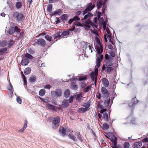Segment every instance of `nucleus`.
<instances>
[{
  "label": "nucleus",
  "mask_w": 148,
  "mask_h": 148,
  "mask_svg": "<svg viewBox=\"0 0 148 148\" xmlns=\"http://www.w3.org/2000/svg\"><path fill=\"white\" fill-rule=\"evenodd\" d=\"M60 118L59 116L54 117L52 121V127L53 129L55 130L57 129L60 125Z\"/></svg>",
  "instance_id": "nucleus-1"
},
{
  "label": "nucleus",
  "mask_w": 148,
  "mask_h": 148,
  "mask_svg": "<svg viewBox=\"0 0 148 148\" xmlns=\"http://www.w3.org/2000/svg\"><path fill=\"white\" fill-rule=\"evenodd\" d=\"M91 88V86H88L85 88L84 90V91L85 92H88L89 91V90Z\"/></svg>",
  "instance_id": "nucleus-55"
},
{
  "label": "nucleus",
  "mask_w": 148,
  "mask_h": 148,
  "mask_svg": "<svg viewBox=\"0 0 148 148\" xmlns=\"http://www.w3.org/2000/svg\"><path fill=\"white\" fill-rule=\"evenodd\" d=\"M88 43L87 42H83V46L82 47V50H83L84 53H86V49L88 47L89 50H90L91 52L92 53V47L90 45H88Z\"/></svg>",
  "instance_id": "nucleus-7"
},
{
  "label": "nucleus",
  "mask_w": 148,
  "mask_h": 148,
  "mask_svg": "<svg viewBox=\"0 0 148 148\" xmlns=\"http://www.w3.org/2000/svg\"><path fill=\"white\" fill-rule=\"evenodd\" d=\"M101 90L102 94L105 95L106 97H108L109 96V95L108 93V91L105 87H103L101 88Z\"/></svg>",
  "instance_id": "nucleus-15"
},
{
  "label": "nucleus",
  "mask_w": 148,
  "mask_h": 148,
  "mask_svg": "<svg viewBox=\"0 0 148 148\" xmlns=\"http://www.w3.org/2000/svg\"><path fill=\"white\" fill-rule=\"evenodd\" d=\"M96 76L95 73L94 72L91 73L90 75L91 79L92 81H94V84L95 85H96L97 83V78L95 77Z\"/></svg>",
  "instance_id": "nucleus-13"
},
{
  "label": "nucleus",
  "mask_w": 148,
  "mask_h": 148,
  "mask_svg": "<svg viewBox=\"0 0 148 148\" xmlns=\"http://www.w3.org/2000/svg\"><path fill=\"white\" fill-rule=\"evenodd\" d=\"M142 145V143L141 141L136 142L133 144L132 147L133 148H140Z\"/></svg>",
  "instance_id": "nucleus-16"
},
{
  "label": "nucleus",
  "mask_w": 148,
  "mask_h": 148,
  "mask_svg": "<svg viewBox=\"0 0 148 148\" xmlns=\"http://www.w3.org/2000/svg\"><path fill=\"white\" fill-rule=\"evenodd\" d=\"M31 69L30 68L27 67L24 71V73L25 75H28L30 73Z\"/></svg>",
  "instance_id": "nucleus-31"
},
{
  "label": "nucleus",
  "mask_w": 148,
  "mask_h": 148,
  "mask_svg": "<svg viewBox=\"0 0 148 148\" xmlns=\"http://www.w3.org/2000/svg\"><path fill=\"white\" fill-rule=\"evenodd\" d=\"M109 128V125L106 123H104L102 126V129L103 130H106Z\"/></svg>",
  "instance_id": "nucleus-41"
},
{
  "label": "nucleus",
  "mask_w": 148,
  "mask_h": 148,
  "mask_svg": "<svg viewBox=\"0 0 148 148\" xmlns=\"http://www.w3.org/2000/svg\"><path fill=\"white\" fill-rule=\"evenodd\" d=\"M60 133L63 136H64L66 134V130L64 127H62L61 129L60 128L59 130Z\"/></svg>",
  "instance_id": "nucleus-17"
},
{
  "label": "nucleus",
  "mask_w": 148,
  "mask_h": 148,
  "mask_svg": "<svg viewBox=\"0 0 148 148\" xmlns=\"http://www.w3.org/2000/svg\"><path fill=\"white\" fill-rule=\"evenodd\" d=\"M117 138L115 136H114L111 139V141L112 143L117 142Z\"/></svg>",
  "instance_id": "nucleus-53"
},
{
  "label": "nucleus",
  "mask_w": 148,
  "mask_h": 148,
  "mask_svg": "<svg viewBox=\"0 0 148 148\" xmlns=\"http://www.w3.org/2000/svg\"><path fill=\"white\" fill-rule=\"evenodd\" d=\"M90 106V104L89 103H86L84 104L83 106L86 108H89Z\"/></svg>",
  "instance_id": "nucleus-56"
},
{
  "label": "nucleus",
  "mask_w": 148,
  "mask_h": 148,
  "mask_svg": "<svg viewBox=\"0 0 148 148\" xmlns=\"http://www.w3.org/2000/svg\"><path fill=\"white\" fill-rule=\"evenodd\" d=\"M101 110L100 111V112L101 114H103V113L106 112H105L106 111V108H102L100 109Z\"/></svg>",
  "instance_id": "nucleus-63"
},
{
  "label": "nucleus",
  "mask_w": 148,
  "mask_h": 148,
  "mask_svg": "<svg viewBox=\"0 0 148 148\" xmlns=\"http://www.w3.org/2000/svg\"><path fill=\"white\" fill-rule=\"evenodd\" d=\"M97 107L99 108L100 109L102 108L103 107V106L100 104L99 101L97 102Z\"/></svg>",
  "instance_id": "nucleus-62"
},
{
  "label": "nucleus",
  "mask_w": 148,
  "mask_h": 148,
  "mask_svg": "<svg viewBox=\"0 0 148 148\" xmlns=\"http://www.w3.org/2000/svg\"><path fill=\"white\" fill-rule=\"evenodd\" d=\"M21 29L20 30V32L18 33H17V34L19 35V36H18V38L19 39H21L22 38L24 34V33L22 32H20Z\"/></svg>",
  "instance_id": "nucleus-50"
},
{
  "label": "nucleus",
  "mask_w": 148,
  "mask_h": 148,
  "mask_svg": "<svg viewBox=\"0 0 148 148\" xmlns=\"http://www.w3.org/2000/svg\"><path fill=\"white\" fill-rule=\"evenodd\" d=\"M69 17L68 15L66 14H64L60 16V19L63 22H64V21H66Z\"/></svg>",
  "instance_id": "nucleus-19"
},
{
  "label": "nucleus",
  "mask_w": 148,
  "mask_h": 148,
  "mask_svg": "<svg viewBox=\"0 0 148 148\" xmlns=\"http://www.w3.org/2000/svg\"><path fill=\"white\" fill-rule=\"evenodd\" d=\"M130 143L128 142H125L123 144L124 148H129Z\"/></svg>",
  "instance_id": "nucleus-49"
},
{
  "label": "nucleus",
  "mask_w": 148,
  "mask_h": 148,
  "mask_svg": "<svg viewBox=\"0 0 148 148\" xmlns=\"http://www.w3.org/2000/svg\"><path fill=\"white\" fill-rule=\"evenodd\" d=\"M110 98L104 101L103 105L105 107H107L108 106L110 103Z\"/></svg>",
  "instance_id": "nucleus-37"
},
{
  "label": "nucleus",
  "mask_w": 148,
  "mask_h": 148,
  "mask_svg": "<svg viewBox=\"0 0 148 148\" xmlns=\"http://www.w3.org/2000/svg\"><path fill=\"white\" fill-rule=\"evenodd\" d=\"M51 87V86L49 84H46L45 85L44 88L46 89H49Z\"/></svg>",
  "instance_id": "nucleus-64"
},
{
  "label": "nucleus",
  "mask_w": 148,
  "mask_h": 148,
  "mask_svg": "<svg viewBox=\"0 0 148 148\" xmlns=\"http://www.w3.org/2000/svg\"><path fill=\"white\" fill-rule=\"evenodd\" d=\"M101 14V12H100L99 11L98 12V14H97V17H95L93 20V21L95 23L97 24V22L98 20H99V18L100 16V15Z\"/></svg>",
  "instance_id": "nucleus-28"
},
{
  "label": "nucleus",
  "mask_w": 148,
  "mask_h": 148,
  "mask_svg": "<svg viewBox=\"0 0 148 148\" xmlns=\"http://www.w3.org/2000/svg\"><path fill=\"white\" fill-rule=\"evenodd\" d=\"M74 21H79V20L80 18L77 16L75 15V16L73 18Z\"/></svg>",
  "instance_id": "nucleus-59"
},
{
  "label": "nucleus",
  "mask_w": 148,
  "mask_h": 148,
  "mask_svg": "<svg viewBox=\"0 0 148 148\" xmlns=\"http://www.w3.org/2000/svg\"><path fill=\"white\" fill-rule=\"evenodd\" d=\"M103 56L102 54L100 55L99 57H97L96 59L97 62H101L103 58Z\"/></svg>",
  "instance_id": "nucleus-39"
},
{
  "label": "nucleus",
  "mask_w": 148,
  "mask_h": 148,
  "mask_svg": "<svg viewBox=\"0 0 148 148\" xmlns=\"http://www.w3.org/2000/svg\"><path fill=\"white\" fill-rule=\"evenodd\" d=\"M74 98V96H73L71 95L69 99V102L70 103H72L73 101Z\"/></svg>",
  "instance_id": "nucleus-58"
},
{
  "label": "nucleus",
  "mask_w": 148,
  "mask_h": 148,
  "mask_svg": "<svg viewBox=\"0 0 148 148\" xmlns=\"http://www.w3.org/2000/svg\"><path fill=\"white\" fill-rule=\"evenodd\" d=\"M86 14H84V16L83 18H82L81 19V21H83L84 20L88 18H90V17L93 16V15L92 14L88 12H87Z\"/></svg>",
  "instance_id": "nucleus-14"
},
{
  "label": "nucleus",
  "mask_w": 148,
  "mask_h": 148,
  "mask_svg": "<svg viewBox=\"0 0 148 148\" xmlns=\"http://www.w3.org/2000/svg\"><path fill=\"white\" fill-rule=\"evenodd\" d=\"M69 34V31L68 30L66 31H64L61 34V35L62 36H65Z\"/></svg>",
  "instance_id": "nucleus-42"
},
{
  "label": "nucleus",
  "mask_w": 148,
  "mask_h": 148,
  "mask_svg": "<svg viewBox=\"0 0 148 148\" xmlns=\"http://www.w3.org/2000/svg\"><path fill=\"white\" fill-rule=\"evenodd\" d=\"M127 119L130 120V123H132V124H134L135 121V119L134 118L132 115H130L128 117Z\"/></svg>",
  "instance_id": "nucleus-20"
},
{
  "label": "nucleus",
  "mask_w": 148,
  "mask_h": 148,
  "mask_svg": "<svg viewBox=\"0 0 148 148\" xmlns=\"http://www.w3.org/2000/svg\"><path fill=\"white\" fill-rule=\"evenodd\" d=\"M62 91L61 89L56 88L55 91H52L51 92V95L52 97L54 99H56L61 96Z\"/></svg>",
  "instance_id": "nucleus-2"
},
{
  "label": "nucleus",
  "mask_w": 148,
  "mask_h": 148,
  "mask_svg": "<svg viewBox=\"0 0 148 148\" xmlns=\"http://www.w3.org/2000/svg\"><path fill=\"white\" fill-rule=\"evenodd\" d=\"M61 35L60 34V33H57L56 34H54L53 35L54 38L56 39L58 37H59L61 36Z\"/></svg>",
  "instance_id": "nucleus-54"
},
{
  "label": "nucleus",
  "mask_w": 148,
  "mask_h": 148,
  "mask_svg": "<svg viewBox=\"0 0 148 148\" xmlns=\"http://www.w3.org/2000/svg\"><path fill=\"white\" fill-rule=\"evenodd\" d=\"M109 53L111 57H114L115 56V54L113 51H110L109 52Z\"/></svg>",
  "instance_id": "nucleus-57"
},
{
  "label": "nucleus",
  "mask_w": 148,
  "mask_h": 148,
  "mask_svg": "<svg viewBox=\"0 0 148 148\" xmlns=\"http://www.w3.org/2000/svg\"><path fill=\"white\" fill-rule=\"evenodd\" d=\"M97 9L100 8L102 6L103 8L102 10V12L103 14H104L105 10H106V5L103 2V0H98L97 2Z\"/></svg>",
  "instance_id": "nucleus-3"
},
{
  "label": "nucleus",
  "mask_w": 148,
  "mask_h": 148,
  "mask_svg": "<svg viewBox=\"0 0 148 148\" xmlns=\"http://www.w3.org/2000/svg\"><path fill=\"white\" fill-rule=\"evenodd\" d=\"M112 60H106L105 62L107 66H111L113 65V64L111 61Z\"/></svg>",
  "instance_id": "nucleus-33"
},
{
  "label": "nucleus",
  "mask_w": 148,
  "mask_h": 148,
  "mask_svg": "<svg viewBox=\"0 0 148 148\" xmlns=\"http://www.w3.org/2000/svg\"><path fill=\"white\" fill-rule=\"evenodd\" d=\"M132 101V103H128L129 106L132 108V110L133 109H134L135 105L137 104L139 102V101L137 99L136 97L133 98Z\"/></svg>",
  "instance_id": "nucleus-8"
},
{
  "label": "nucleus",
  "mask_w": 148,
  "mask_h": 148,
  "mask_svg": "<svg viewBox=\"0 0 148 148\" xmlns=\"http://www.w3.org/2000/svg\"><path fill=\"white\" fill-rule=\"evenodd\" d=\"M95 40H96V42H97V43L98 44L97 45H101V44L100 42V39L97 37H95Z\"/></svg>",
  "instance_id": "nucleus-52"
},
{
  "label": "nucleus",
  "mask_w": 148,
  "mask_h": 148,
  "mask_svg": "<svg viewBox=\"0 0 148 148\" xmlns=\"http://www.w3.org/2000/svg\"><path fill=\"white\" fill-rule=\"evenodd\" d=\"M52 5L51 4H49L47 5V11L48 12H51L52 10Z\"/></svg>",
  "instance_id": "nucleus-32"
},
{
  "label": "nucleus",
  "mask_w": 148,
  "mask_h": 148,
  "mask_svg": "<svg viewBox=\"0 0 148 148\" xmlns=\"http://www.w3.org/2000/svg\"><path fill=\"white\" fill-rule=\"evenodd\" d=\"M36 43L41 47H44L46 45V42L43 38H39L37 40Z\"/></svg>",
  "instance_id": "nucleus-10"
},
{
  "label": "nucleus",
  "mask_w": 148,
  "mask_h": 148,
  "mask_svg": "<svg viewBox=\"0 0 148 148\" xmlns=\"http://www.w3.org/2000/svg\"><path fill=\"white\" fill-rule=\"evenodd\" d=\"M105 59L106 60H112L113 58H111L110 57L108 54H106L105 56Z\"/></svg>",
  "instance_id": "nucleus-51"
},
{
  "label": "nucleus",
  "mask_w": 148,
  "mask_h": 148,
  "mask_svg": "<svg viewBox=\"0 0 148 148\" xmlns=\"http://www.w3.org/2000/svg\"><path fill=\"white\" fill-rule=\"evenodd\" d=\"M13 16L17 22L20 23L21 22L22 19L24 18L22 13H19L17 12H14L13 13Z\"/></svg>",
  "instance_id": "nucleus-4"
},
{
  "label": "nucleus",
  "mask_w": 148,
  "mask_h": 148,
  "mask_svg": "<svg viewBox=\"0 0 148 148\" xmlns=\"http://www.w3.org/2000/svg\"><path fill=\"white\" fill-rule=\"evenodd\" d=\"M71 88L74 90H76L77 88V84L75 82H72L71 85Z\"/></svg>",
  "instance_id": "nucleus-21"
},
{
  "label": "nucleus",
  "mask_w": 148,
  "mask_h": 148,
  "mask_svg": "<svg viewBox=\"0 0 148 148\" xmlns=\"http://www.w3.org/2000/svg\"><path fill=\"white\" fill-rule=\"evenodd\" d=\"M62 13V10H61V9H59L56 10L54 12H51V14L50 15L51 16H55L56 15H60Z\"/></svg>",
  "instance_id": "nucleus-11"
},
{
  "label": "nucleus",
  "mask_w": 148,
  "mask_h": 148,
  "mask_svg": "<svg viewBox=\"0 0 148 148\" xmlns=\"http://www.w3.org/2000/svg\"><path fill=\"white\" fill-rule=\"evenodd\" d=\"M20 30V29L16 26H15L14 27H11L9 29L8 33L12 35L14 32L19 33Z\"/></svg>",
  "instance_id": "nucleus-6"
},
{
  "label": "nucleus",
  "mask_w": 148,
  "mask_h": 148,
  "mask_svg": "<svg viewBox=\"0 0 148 148\" xmlns=\"http://www.w3.org/2000/svg\"><path fill=\"white\" fill-rule=\"evenodd\" d=\"M45 39L48 41L49 42H50L52 40V37L48 35H46L45 36Z\"/></svg>",
  "instance_id": "nucleus-44"
},
{
  "label": "nucleus",
  "mask_w": 148,
  "mask_h": 148,
  "mask_svg": "<svg viewBox=\"0 0 148 148\" xmlns=\"http://www.w3.org/2000/svg\"><path fill=\"white\" fill-rule=\"evenodd\" d=\"M95 49L98 54H100L102 53L103 49L102 45H97Z\"/></svg>",
  "instance_id": "nucleus-12"
},
{
  "label": "nucleus",
  "mask_w": 148,
  "mask_h": 148,
  "mask_svg": "<svg viewBox=\"0 0 148 148\" xmlns=\"http://www.w3.org/2000/svg\"><path fill=\"white\" fill-rule=\"evenodd\" d=\"M47 108L49 110H52L53 111H56L58 109H59V108L57 106H55L49 103H47Z\"/></svg>",
  "instance_id": "nucleus-9"
},
{
  "label": "nucleus",
  "mask_w": 148,
  "mask_h": 148,
  "mask_svg": "<svg viewBox=\"0 0 148 148\" xmlns=\"http://www.w3.org/2000/svg\"><path fill=\"white\" fill-rule=\"evenodd\" d=\"M95 5L92 4L91 3H89L84 10L83 11L82 13V15L84 16L85 14H86L87 12H89L92 10L95 7Z\"/></svg>",
  "instance_id": "nucleus-5"
},
{
  "label": "nucleus",
  "mask_w": 148,
  "mask_h": 148,
  "mask_svg": "<svg viewBox=\"0 0 148 148\" xmlns=\"http://www.w3.org/2000/svg\"><path fill=\"white\" fill-rule=\"evenodd\" d=\"M14 42L13 40H10L8 41V47H10L13 45Z\"/></svg>",
  "instance_id": "nucleus-48"
},
{
  "label": "nucleus",
  "mask_w": 148,
  "mask_h": 148,
  "mask_svg": "<svg viewBox=\"0 0 148 148\" xmlns=\"http://www.w3.org/2000/svg\"><path fill=\"white\" fill-rule=\"evenodd\" d=\"M69 137L71 139L73 140L74 142H76L77 139L74 135L71 134H69L68 135Z\"/></svg>",
  "instance_id": "nucleus-25"
},
{
  "label": "nucleus",
  "mask_w": 148,
  "mask_h": 148,
  "mask_svg": "<svg viewBox=\"0 0 148 148\" xmlns=\"http://www.w3.org/2000/svg\"><path fill=\"white\" fill-rule=\"evenodd\" d=\"M16 101L19 104H21L22 103V101L21 99L19 97H17L16 98Z\"/></svg>",
  "instance_id": "nucleus-60"
},
{
  "label": "nucleus",
  "mask_w": 148,
  "mask_h": 148,
  "mask_svg": "<svg viewBox=\"0 0 148 148\" xmlns=\"http://www.w3.org/2000/svg\"><path fill=\"white\" fill-rule=\"evenodd\" d=\"M77 79L79 81H84L86 80L87 78L86 77L80 75L78 77Z\"/></svg>",
  "instance_id": "nucleus-43"
},
{
  "label": "nucleus",
  "mask_w": 148,
  "mask_h": 148,
  "mask_svg": "<svg viewBox=\"0 0 148 148\" xmlns=\"http://www.w3.org/2000/svg\"><path fill=\"white\" fill-rule=\"evenodd\" d=\"M25 56V58L29 60H31L33 58V56L28 53H26Z\"/></svg>",
  "instance_id": "nucleus-36"
},
{
  "label": "nucleus",
  "mask_w": 148,
  "mask_h": 148,
  "mask_svg": "<svg viewBox=\"0 0 148 148\" xmlns=\"http://www.w3.org/2000/svg\"><path fill=\"white\" fill-rule=\"evenodd\" d=\"M29 62V61L25 58L22 59L21 61V64L23 66H26L27 65Z\"/></svg>",
  "instance_id": "nucleus-18"
},
{
  "label": "nucleus",
  "mask_w": 148,
  "mask_h": 148,
  "mask_svg": "<svg viewBox=\"0 0 148 148\" xmlns=\"http://www.w3.org/2000/svg\"><path fill=\"white\" fill-rule=\"evenodd\" d=\"M103 85L105 87H107L109 85V82L108 79L105 78H104L102 80Z\"/></svg>",
  "instance_id": "nucleus-22"
},
{
  "label": "nucleus",
  "mask_w": 148,
  "mask_h": 148,
  "mask_svg": "<svg viewBox=\"0 0 148 148\" xmlns=\"http://www.w3.org/2000/svg\"><path fill=\"white\" fill-rule=\"evenodd\" d=\"M88 110V109L84 108H79L78 110L79 112H82L83 113H84L85 112L87 111Z\"/></svg>",
  "instance_id": "nucleus-45"
},
{
  "label": "nucleus",
  "mask_w": 148,
  "mask_h": 148,
  "mask_svg": "<svg viewBox=\"0 0 148 148\" xmlns=\"http://www.w3.org/2000/svg\"><path fill=\"white\" fill-rule=\"evenodd\" d=\"M76 133L77 134V138H78L79 140L82 142V140L80 132H76Z\"/></svg>",
  "instance_id": "nucleus-47"
},
{
  "label": "nucleus",
  "mask_w": 148,
  "mask_h": 148,
  "mask_svg": "<svg viewBox=\"0 0 148 148\" xmlns=\"http://www.w3.org/2000/svg\"><path fill=\"white\" fill-rule=\"evenodd\" d=\"M15 6L17 9L21 8L22 6V4L21 2H17L16 3Z\"/></svg>",
  "instance_id": "nucleus-38"
},
{
  "label": "nucleus",
  "mask_w": 148,
  "mask_h": 148,
  "mask_svg": "<svg viewBox=\"0 0 148 148\" xmlns=\"http://www.w3.org/2000/svg\"><path fill=\"white\" fill-rule=\"evenodd\" d=\"M29 81L31 82H35L36 80V77L34 75L30 77L29 78Z\"/></svg>",
  "instance_id": "nucleus-34"
},
{
  "label": "nucleus",
  "mask_w": 148,
  "mask_h": 148,
  "mask_svg": "<svg viewBox=\"0 0 148 148\" xmlns=\"http://www.w3.org/2000/svg\"><path fill=\"white\" fill-rule=\"evenodd\" d=\"M7 89L10 91H14L13 86L10 81H9V85L7 87Z\"/></svg>",
  "instance_id": "nucleus-40"
},
{
  "label": "nucleus",
  "mask_w": 148,
  "mask_h": 148,
  "mask_svg": "<svg viewBox=\"0 0 148 148\" xmlns=\"http://www.w3.org/2000/svg\"><path fill=\"white\" fill-rule=\"evenodd\" d=\"M113 70V68L111 66H107L106 69L105 70L106 73H110Z\"/></svg>",
  "instance_id": "nucleus-35"
},
{
  "label": "nucleus",
  "mask_w": 148,
  "mask_h": 148,
  "mask_svg": "<svg viewBox=\"0 0 148 148\" xmlns=\"http://www.w3.org/2000/svg\"><path fill=\"white\" fill-rule=\"evenodd\" d=\"M45 93V89H40L39 92V95L41 96H43Z\"/></svg>",
  "instance_id": "nucleus-29"
},
{
  "label": "nucleus",
  "mask_w": 148,
  "mask_h": 148,
  "mask_svg": "<svg viewBox=\"0 0 148 148\" xmlns=\"http://www.w3.org/2000/svg\"><path fill=\"white\" fill-rule=\"evenodd\" d=\"M70 95V91L69 89H67L65 90L64 96L66 98H67L69 97Z\"/></svg>",
  "instance_id": "nucleus-24"
},
{
  "label": "nucleus",
  "mask_w": 148,
  "mask_h": 148,
  "mask_svg": "<svg viewBox=\"0 0 148 148\" xmlns=\"http://www.w3.org/2000/svg\"><path fill=\"white\" fill-rule=\"evenodd\" d=\"M62 105L65 108H66L69 105L68 100L67 99H64L62 102Z\"/></svg>",
  "instance_id": "nucleus-23"
},
{
  "label": "nucleus",
  "mask_w": 148,
  "mask_h": 148,
  "mask_svg": "<svg viewBox=\"0 0 148 148\" xmlns=\"http://www.w3.org/2000/svg\"><path fill=\"white\" fill-rule=\"evenodd\" d=\"M8 45V42L5 40H3L0 42V46L1 47H4Z\"/></svg>",
  "instance_id": "nucleus-26"
},
{
  "label": "nucleus",
  "mask_w": 148,
  "mask_h": 148,
  "mask_svg": "<svg viewBox=\"0 0 148 148\" xmlns=\"http://www.w3.org/2000/svg\"><path fill=\"white\" fill-rule=\"evenodd\" d=\"M107 21H104L103 22H102V25H103V27L104 28H106V25L107 24Z\"/></svg>",
  "instance_id": "nucleus-61"
},
{
  "label": "nucleus",
  "mask_w": 148,
  "mask_h": 148,
  "mask_svg": "<svg viewBox=\"0 0 148 148\" xmlns=\"http://www.w3.org/2000/svg\"><path fill=\"white\" fill-rule=\"evenodd\" d=\"M7 48L5 47L0 49V55H3L4 53H7Z\"/></svg>",
  "instance_id": "nucleus-27"
},
{
  "label": "nucleus",
  "mask_w": 148,
  "mask_h": 148,
  "mask_svg": "<svg viewBox=\"0 0 148 148\" xmlns=\"http://www.w3.org/2000/svg\"><path fill=\"white\" fill-rule=\"evenodd\" d=\"M103 118L104 120L105 121H108V114L106 112L103 114Z\"/></svg>",
  "instance_id": "nucleus-30"
},
{
  "label": "nucleus",
  "mask_w": 148,
  "mask_h": 148,
  "mask_svg": "<svg viewBox=\"0 0 148 148\" xmlns=\"http://www.w3.org/2000/svg\"><path fill=\"white\" fill-rule=\"evenodd\" d=\"M82 97V95L80 94H78L76 95V99L79 101H81V97Z\"/></svg>",
  "instance_id": "nucleus-46"
}]
</instances>
